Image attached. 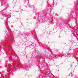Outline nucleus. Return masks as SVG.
<instances>
[{
    "label": "nucleus",
    "mask_w": 78,
    "mask_h": 78,
    "mask_svg": "<svg viewBox=\"0 0 78 78\" xmlns=\"http://www.w3.org/2000/svg\"><path fill=\"white\" fill-rule=\"evenodd\" d=\"M34 18H36L35 17H34Z\"/></svg>",
    "instance_id": "obj_1"
}]
</instances>
